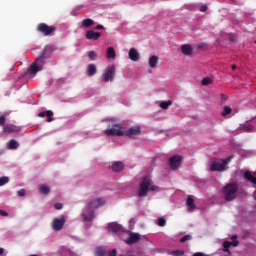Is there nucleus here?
<instances>
[{"instance_id": "nucleus-37", "label": "nucleus", "mask_w": 256, "mask_h": 256, "mask_svg": "<svg viewBox=\"0 0 256 256\" xmlns=\"http://www.w3.org/2000/svg\"><path fill=\"white\" fill-rule=\"evenodd\" d=\"M105 249H103V248H101V247H99V248H97V250H96V256H105Z\"/></svg>"}, {"instance_id": "nucleus-24", "label": "nucleus", "mask_w": 256, "mask_h": 256, "mask_svg": "<svg viewBox=\"0 0 256 256\" xmlns=\"http://www.w3.org/2000/svg\"><path fill=\"white\" fill-rule=\"evenodd\" d=\"M244 178L246 181H250V183H253V185H256V177L251 175V172L246 171L244 173Z\"/></svg>"}, {"instance_id": "nucleus-36", "label": "nucleus", "mask_w": 256, "mask_h": 256, "mask_svg": "<svg viewBox=\"0 0 256 256\" xmlns=\"http://www.w3.org/2000/svg\"><path fill=\"white\" fill-rule=\"evenodd\" d=\"M158 225L159 227H165V225H167V220H165V218H158Z\"/></svg>"}, {"instance_id": "nucleus-7", "label": "nucleus", "mask_w": 256, "mask_h": 256, "mask_svg": "<svg viewBox=\"0 0 256 256\" xmlns=\"http://www.w3.org/2000/svg\"><path fill=\"white\" fill-rule=\"evenodd\" d=\"M36 29L39 33H42V35H44V37H48L49 35H51L57 31V27L49 26L46 23L38 24Z\"/></svg>"}, {"instance_id": "nucleus-19", "label": "nucleus", "mask_w": 256, "mask_h": 256, "mask_svg": "<svg viewBox=\"0 0 256 256\" xmlns=\"http://www.w3.org/2000/svg\"><path fill=\"white\" fill-rule=\"evenodd\" d=\"M3 131L5 133H19V131H21V128L15 125H6L3 127Z\"/></svg>"}, {"instance_id": "nucleus-1", "label": "nucleus", "mask_w": 256, "mask_h": 256, "mask_svg": "<svg viewBox=\"0 0 256 256\" xmlns=\"http://www.w3.org/2000/svg\"><path fill=\"white\" fill-rule=\"evenodd\" d=\"M47 53V48H44L42 50V52L40 53V55L36 58L35 62H33L28 70H27V74L28 75H37V73H39V71H43V67L45 65V59H47V57L45 56Z\"/></svg>"}, {"instance_id": "nucleus-16", "label": "nucleus", "mask_w": 256, "mask_h": 256, "mask_svg": "<svg viewBox=\"0 0 256 256\" xmlns=\"http://www.w3.org/2000/svg\"><path fill=\"white\" fill-rule=\"evenodd\" d=\"M85 35H86V39L97 41V39H99V37H101V32H95L93 30H88Z\"/></svg>"}, {"instance_id": "nucleus-27", "label": "nucleus", "mask_w": 256, "mask_h": 256, "mask_svg": "<svg viewBox=\"0 0 256 256\" xmlns=\"http://www.w3.org/2000/svg\"><path fill=\"white\" fill-rule=\"evenodd\" d=\"M39 191L42 193V195H49V193H51V188L45 184H42L39 187Z\"/></svg>"}, {"instance_id": "nucleus-53", "label": "nucleus", "mask_w": 256, "mask_h": 256, "mask_svg": "<svg viewBox=\"0 0 256 256\" xmlns=\"http://www.w3.org/2000/svg\"><path fill=\"white\" fill-rule=\"evenodd\" d=\"M0 155H1V152H0Z\"/></svg>"}, {"instance_id": "nucleus-22", "label": "nucleus", "mask_w": 256, "mask_h": 256, "mask_svg": "<svg viewBox=\"0 0 256 256\" xmlns=\"http://www.w3.org/2000/svg\"><path fill=\"white\" fill-rule=\"evenodd\" d=\"M38 117H48L47 123H51V121H53V111L47 110L46 112H40Z\"/></svg>"}, {"instance_id": "nucleus-23", "label": "nucleus", "mask_w": 256, "mask_h": 256, "mask_svg": "<svg viewBox=\"0 0 256 256\" xmlns=\"http://www.w3.org/2000/svg\"><path fill=\"white\" fill-rule=\"evenodd\" d=\"M186 205L188 207V211H195V209H197V205H195V200L191 197L187 198Z\"/></svg>"}, {"instance_id": "nucleus-21", "label": "nucleus", "mask_w": 256, "mask_h": 256, "mask_svg": "<svg viewBox=\"0 0 256 256\" xmlns=\"http://www.w3.org/2000/svg\"><path fill=\"white\" fill-rule=\"evenodd\" d=\"M148 64L151 69H155V67H157L159 64V57L156 55L151 56L148 60Z\"/></svg>"}, {"instance_id": "nucleus-35", "label": "nucleus", "mask_w": 256, "mask_h": 256, "mask_svg": "<svg viewBox=\"0 0 256 256\" xmlns=\"http://www.w3.org/2000/svg\"><path fill=\"white\" fill-rule=\"evenodd\" d=\"M253 125L249 124V125H243L242 129H244V131H246L247 133H251V131H253Z\"/></svg>"}, {"instance_id": "nucleus-47", "label": "nucleus", "mask_w": 256, "mask_h": 256, "mask_svg": "<svg viewBox=\"0 0 256 256\" xmlns=\"http://www.w3.org/2000/svg\"><path fill=\"white\" fill-rule=\"evenodd\" d=\"M192 256H204V255L201 252H197V253H194Z\"/></svg>"}, {"instance_id": "nucleus-40", "label": "nucleus", "mask_w": 256, "mask_h": 256, "mask_svg": "<svg viewBox=\"0 0 256 256\" xmlns=\"http://www.w3.org/2000/svg\"><path fill=\"white\" fill-rule=\"evenodd\" d=\"M6 122L7 118L4 115L0 116V126L3 127V125H5Z\"/></svg>"}, {"instance_id": "nucleus-50", "label": "nucleus", "mask_w": 256, "mask_h": 256, "mask_svg": "<svg viewBox=\"0 0 256 256\" xmlns=\"http://www.w3.org/2000/svg\"><path fill=\"white\" fill-rule=\"evenodd\" d=\"M232 239H237V236H232Z\"/></svg>"}, {"instance_id": "nucleus-34", "label": "nucleus", "mask_w": 256, "mask_h": 256, "mask_svg": "<svg viewBox=\"0 0 256 256\" xmlns=\"http://www.w3.org/2000/svg\"><path fill=\"white\" fill-rule=\"evenodd\" d=\"M88 57L89 59H91V61H95V59H97V52L95 51L88 52Z\"/></svg>"}, {"instance_id": "nucleus-3", "label": "nucleus", "mask_w": 256, "mask_h": 256, "mask_svg": "<svg viewBox=\"0 0 256 256\" xmlns=\"http://www.w3.org/2000/svg\"><path fill=\"white\" fill-rule=\"evenodd\" d=\"M233 160V156H229L226 159H217L214 158L211 160V164H210V171L215 172H222L225 171V167H227V165H229V163H231V161Z\"/></svg>"}, {"instance_id": "nucleus-28", "label": "nucleus", "mask_w": 256, "mask_h": 256, "mask_svg": "<svg viewBox=\"0 0 256 256\" xmlns=\"http://www.w3.org/2000/svg\"><path fill=\"white\" fill-rule=\"evenodd\" d=\"M107 59H115L117 57V54L115 53V49L113 47H109L107 50Z\"/></svg>"}, {"instance_id": "nucleus-18", "label": "nucleus", "mask_w": 256, "mask_h": 256, "mask_svg": "<svg viewBox=\"0 0 256 256\" xmlns=\"http://www.w3.org/2000/svg\"><path fill=\"white\" fill-rule=\"evenodd\" d=\"M181 52L186 56L193 55V46L191 44H183L181 46Z\"/></svg>"}, {"instance_id": "nucleus-13", "label": "nucleus", "mask_w": 256, "mask_h": 256, "mask_svg": "<svg viewBox=\"0 0 256 256\" xmlns=\"http://www.w3.org/2000/svg\"><path fill=\"white\" fill-rule=\"evenodd\" d=\"M123 169H125V164L121 161L113 162L111 165V170L114 173H121V171H123Z\"/></svg>"}, {"instance_id": "nucleus-41", "label": "nucleus", "mask_w": 256, "mask_h": 256, "mask_svg": "<svg viewBox=\"0 0 256 256\" xmlns=\"http://www.w3.org/2000/svg\"><path fill=\"white\" fill-rule=\"evenodd\" d=\"M25 193H26L25 189H20L17 191L18 197H25Z\"/></svg>"}, {"instance_id": "nucleus-9", "label": "nucleus", "mask_w": 256, "mask_h": 256, "mask_svg": "<svg viewBox=\"0 0 256 256\" xmlns=\"http://www.w3.org/2000/svg\"><path fill=\"white\" fill-rule=\"evenodd\" d=\"M51 225L53 231H61L65 225V217L62 216L61 218H54Z\"/></svg>"}, {"instance_id": "nucleus-32", "label": "nucleus", "mask_w": 256, "mask_h": 256, "mask_svg": "<svg viewBox=\"0 0 256 256\" xmlns=\"http://www.w3.org/2000/svg\"><path fill=\"white\" fill-rule=\"evenodd\" d=\"M201 84L204 87H207V85H213V80L211 78H209V77H206V78L202 79Z\"/></svg>"}, {"instance_id": "nucleus-11", "label": "nucleus", "mask_w": 256, "mask_h": 256, "mask_svg": "<svg viewBox=\"0 0 256 256\" xmlns=\"http://www.w3.org/2000/svg\"><path fill=\"white\" fill-rule=\"evenodd\" d=\"M124 135L130 138L135 137V135H141V126L129 128L128 130L124 131Z\"/></svg>"}, {"instance_id": "nucleus-43", "label": "nucleus", "mask_w": 256, "mask_h": 256, "mask_svg": "<svg viewBox=\"0 0 256 256\" xmlns=\"http://www.w3.org/2000/svg\"><path fill=\"white\" fill-rule=\"evenodd\" d=\"M0 215L2 217H9V213H7L5 210H0Z\"/></svg>"}, {"instance_id": "nucleus-52", "label": "nucleus", "mask_w": 256, "mask_h": 256, "mask_svg": "<svg viewBox=\"0 0 256 256\" xmlns=\"http://www.w3.org/2000/svg\"><path fill=\"white\" fill-rule=\"evenodd\" d=\"M255 44H256V41H255Z\"/></svg>"}, {"instance_id": "nucleus-33", "label": "nucleus", "mask_w": 256, "mask_h": 256, "mask_svg": "<svg viewBox=\"0 0 256 256\" xmlns=\"http://www.w3.org/2000/svg\"><path fill=\"white\" fill-rule=\"evenodd\" d=\"M8 182H9V177L7 176L0 177V187H3V185H7Z\"/></svg>"}, {"instance_id": "nucleus-31", "label": "nucleus", "mask_w": 256, "mask_h": 256, "mask_svg": "<svg viewBox=\"0 0 256 256\" xmlns=\"http://www.w3.org/2000/svg\"><path fill=\"white\" fill-rule=\"evenodd\" d=\"M173 105V101L168 100L160 103V108L161 109H169V106Z\"/></svg>"}, {"instance_id": "nucleus-38", "label": "nucleus", "mask_w": 256, "mask_h": 256, "mask_svg": "<svg viewBox=\"0 0 256 256\" xmlns=\"http://www.w3.org/2000/svg\"><path fill=\"white\" fill-rule=\"evenodd\" d=\"M172 255H174V256L185 255V251H183V250H175V251L172 252Z\"/></svg>"}, {"instance_id": "nucleus-15", "label": "nucleus", "mask_w": 256, "mask_h": 256, "mask_svg": "<svg viewBox=\"0 0 256 256\" xmlns=\"http://www.w3.org/2000/svg\"><path fill=\"white\" fill-rule=\"evenodd\" d=\"M109 231H112V233H121L123 232V226L118 224L117 222H112L108 224Z\"/></svg>"}, {"instance_id": "nucleus-20", "label": "nucleus", "mask_w": 256, "mask_h": 256, "mask_svg": "<svg viewBox=\"0 0 256 256\" xmlns=\"http://www.w3.org/2000/svg\"><path fill=\"white\" fill-rule=\"evenodd\" d=\"M86 75H88V77L97 75V66H95V64H89L86 69Z\"/></svg>"}, {"instance_id": "nucleus-49", "label": "nucleus", "mask_w": 256, "mask_h": 256, "mask_svg": "<svg viewBox=\"0 0 256 256\" xmlns=\"http://www.w3.org/2000/svg\"><path fill=\"white\" fill-rule=\"evenodd\" d=\"M235 69H237L236 65H232V71H235Z\"/></svg>"}, {"instance_id": "nucleus-8", "label": "nucleus", "mask_w": 256, "mask_h": 256, "mask_svg": "<svg viewBox=\"0 0 256 256\" xmlns=\"http://www.w3.org/2000/svg\"><path fill=\"white\" fill-rule=\"evenodd\" d=\"M181 163H183V157L181 155H174L169 158L170 169L175 171L181 167Z\"/></svg>"}, {"instance_id": "nucleus-4", "label": "nucleus", "mask_w": 256, "mask_h": 256, "mask_svg": "<svg viewBox=\"0 0 256 256\" xmlns=\"http://www.w3.org/2000/svg\"><path fill=\"white\" fill-rule=\"evenodd\" d=\"M237 191H239V187L234 183L227 184L222 188V193L226 201H234V199H237Z\"/></svg>"}, {"instance_id": "nucleus-10", "label": "nucleus", "mask_w": 256, "mask_h": 256, "mask_svg": "<svg viewBox=\"0 0 256 256\" xmlns=\"http://www.w3.org/2000/svg\"><path fill=\"white\" fill-rule=\"evenodd\" d=\"M103 205H105V200H103V198H96V199L91 200L88 203L87 208L88 209H97Z\"/></svg>"}, {"instance_id": "nucleus-45", "label": "nucleus", "mask_w": 256, "mask_h": 256, "mask_svg": "<svg viewBox=\"0 0 256 256\" xmlns=\"http://www.w3.org/2000/svg\"><path fill=\"white\" fill-rule=\"evenodd\" d=\"M109 256H117V250L112 249L109 253Z\"/></svg>"}, {"instance_id": "nucleus-29", "label": "nucleus", "mask_w": 256, "mask_h": 256, "mask_svg": "<svg viewBox=\"0 0 256 256\" xmlns=\"http://www.w3.org/2000/svg\"><path fill=\"white\" fill-rule=\"evenodd\" d=\"M82 217H83L84 221H93V219L95 217V212L94 211H90L88 216H87V214L83 213Z\"/></svg>"}, {"instance_id": "nucleus-26", "label": "nucleus", "mask_w": 256, "mask_h": 256, "mask_svg": "<svg viewBox=\"0 0 256 256\" xmlns=\"http://www.w3.org/2000/svg\"><path fill=\"white\" fill-rule=\"evenodd\" d=\"M7 148L8 149H19V142H17V140H15V139H11L7 143Z\"/></svg>"}, {"instance_id": "nucleus-44", "label": "nucleus", "mask_w": 256, "mask_h": 256, "mask_svg": "<svg viewBox=\"0 0 256 256\" xmlns=\"http://www.w3.org/2000/svg\"><path fill=\"white\" fill-rule=\"evenodd\" d=\"M200 11H201L202 13H205V11H207V5H202V6H200Z\"/></svg>"}, {"instance_id": "nucleus-5", "label": "nucleus", "mask_w": 256, "mask_h": 256, "mask_svg": "<svg viewBox=\"0 0 256 256\" xmlns=\"http://www.w3.org/2000/svg\"><path fill=\"white\" fill-rule=\"evenodd\" d=\"M115 73H117V68L115 65L107 66L106 70L102 74V81H104V83L115 81Z\"/></svg>"}, {"instance_id": "nucleus-2", "label": "nucleus", "mask_w": 256, "mask_h": 256, "mask_svg": "<svg viewBox=\"0 0 256 256\" xmlns=\"http://www.w3.org/2000/svg\"><path fill=\"white\" fill-rule=\"evenodd\" d=\"M149 191H157V186L153 185V181L150 180L149 177L145 176L140 183L138 197H147Z\"/></svg>"}, {"instance_id": "nucleus-12", "label": "nucleus", "mask_w": 256, "mask_h": 256, "mask_svg": "<svg viewBox=\"0 0 256 256\" xmlns=\"http://www.w3.org/2000/svg\"><path fill=\"white\" fill-rule=\"evenodd\" d=\"M128 57L130 61L137 62L141 59V54L135 48H131L128 52Z\"/></svg>"}, {"instance_id": "nucleus-51", "label": "nucleus", "mask_w": 256, "mask_h": 256, "mask_svg": "<svg viewBox=\"0 0 256 256\" xmlns=\"http://www.w3.org/2000/svg\"><path fill=\"white\" fill-rule=\"evenodd\" d=\"M231 41L233 42V41H235V39L232 38Z\"/></svg>"}, {"instance_id": "nucleus-39", "label": "nucleus", "mask_w": 256, "mask_h": 256, "mask_svg": "<svg viewBox=\"0 0 256 256\" xmlns=\"http://www.w3.org/2000/svg\"><path fill=\"white\" fill-rule=\"evenodd\" d=\"M191 239H192L191 235H185L180 239V242L185 243V241H191Z\"/></svg>"}, {"instance_id": "nucleus-25", "label": "nucleus", "mask_w": 256, "mask_h": 256, "mask_svg": "<svg viewBox=\"0 0 256 256\" xmlns=\"http://www.w3.org/2000/svg\"><path fill=\"white\" fill-rule=\"evenodd\" d=\"M93 25H95V21L91 18H86L82 20V27H86V29Z\"/></svg>"}, {"instance_id": "nucleus-46", "label": "nucleus", "mask_w": 256, "mask_h": 256, "mask_svg": "<svg viewBox=\"0 0 256 256\" xmlns=\"http://www.w3.org/2000/svg\"><path fill=\"white\" fill-rule=\"evenodd\" d=\"M96 30H101V29H105V27H103V25L99 24L95 27Z\"/></svg>"}, {"instance_id": "nucleus-14", "label": "nucleus", "mask_w": 256, "mask_h": 256, "mask_svg": "<svg viewBox=\"0 0 256 256\" xmlns=\"http://www.w3.org/2000/svg\"><path fill=\"white\" fill-rule=\"evenodd\" d=\"M141 241V235L137 233H131L126 240L127 245H133L134 243H139Z\"/></svg>"}, {"instance_id": "nucleus-48", "label": "nucleus", "mask_w": 256, "mask_h": 256, "mask_svg": "<svg viewBox=\"0 0 256 256\" xmlns=\"http://www.w3.org/2000/svg\"><path fill=\"white\" fill-rule=\"evenodd\" d=\"M4 252L5 250L3 248H0V255H3Z\"/></svg>"}, {"instance_id": "nucleus-6", "label": "nucleus", "mask_w": 256, "mask_h": 256, "mask_svg": "<svg viewBox=\"0 0 256 256\" xmlns=\"http://www.w3.org/2000/svg\"><path fill=\"white\" fill-rule=\"evenodd\" d=\"M104 133L107 135V137H113L115 135L117 137H123L124 135L123 127L119 123L113 124L112 127L106 129Z\"/></svg>"}, {"instance_id": "nucleus-42", "label": "nucleus", "mask_w": 256, "mask_h": 256, "mask_svg": "<svg viewBox=\"0 0 256 256\" xmlns=\"http://www.w3.org/2000/svg\"><path fill=\"white\" fill-rule=\"evenodd\" d=\"M54 208L57 209V210H61V209H63V204H61V203H56V204L54 205Z\"/></svg>"}, {"instance_id": "nucleus-17", "label": "nucleus", "mask_w": 256, "mask_h": 256, "mask_svg": "<svg viewBox=\"0 0 256 256\" xmlns=\"http://www.w3.org/2000/svg\"><path fill=\"white\" fill-rule=\"evenodd\" d=\"M231 245H233V247H237L239 245V242L237 240H233L232 242L229 241H224L223 242V251L225 253H229V255H231V251H229V248L231 247Z\"/></svg>"}, {"instance_id": "nucleus-30", "label": "nucleus", "mask_w": 256, "mask_h": 256, "mask_svg": "<svg viewBox=\"0 0 256 256\" xmlns=\"http://www.w3.org/2000/svg\"><path fill=\"white\" fill-rule=\"evenodd\" d=\"M231 111H233L231 107L224 106V110L221 112L222 117H227V115H231Z\"/></svg>"}]
</instances>
